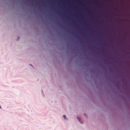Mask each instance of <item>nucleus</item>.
<instances>
[{"mask_svg": "<svg viewBox=\"0 0 130 130\" xmlns=\"http://www.w3.org/2000/svg\"><path fill=\"white\" fill-rule=\"evenodd\" d=\"M63 118H64L65 119H66V116H65V115H63Z\"/></svg>", "mask_w": 130, "mask_h": 130, "instance_id": "1", "label": "nucleus"}, {"mask_svg": "<svg viewBox=\"0 0 130 130\" xmlns=\"http://www.w3.org/2000/svg\"><path fill=\"white\" fill-rule=\"evenodd\" d=\"M0 108H1V109L2 108L0 106Z\"/></svg>", "mask_w": 130, "mask_h": 130, "instance_id": "2", "label": "nucleus"}, {"mask_svg": "<svg viewBox=\"0 0 130 130\" xmlns=\"http://www.w3.org/2000/svg\"><path fill=\"white\" fill-rule=\"evenodd\" d=\"M19 37H18V39L17 40H19Z\"/></svg>", "mask_w": 130, "mask_h": 130, "instance_id": "3", "label": "nucleus"}]
</instances>
